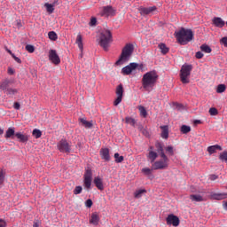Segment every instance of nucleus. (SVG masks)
<instances>
[{
    "instance_id": "2eb2a0df",
    "label": "nucleus",
    "mask_w": 227,
    "mask_h": 227,
    "mask_svg": "<svg viewBox=\"0 0 227 227\" xmlns=\"http://www.w3.org/2000/svg\"><path fill=\"white\" fill-rule=\"evenodd\" d=\"M159 156V153L154 151L153 146H150L148 148L147 159L150 160L151 163H153Z\"/></svg>"
},
{
    "instance_id": "4be33fe9",
    "label": "nucleus",
    "mask_w": 227,
    "mask_h": 227,
    "mask_svg": "<svg viewBox=\"0 0 227 227\" xmlns=\"http://www.w3.org/2000/svg\"><path fill=\"white\" fill-rule=\"evenodd\" d=\"M216 151H222V146L219 145H215L207 147V152L210 155L215 153Z\"/></svg>"
},
{
    "instance_id": "2f4dec72",
    "label": "nucleus",
    "mask_w": 227,
    "mask_h": 227,
    "mask_svg": "<svg viewBox=\"0 0 227 227\" xmlns=\"http://www.w3.org/2000/svg\"><path fill=\"white\" fill-rule=\"evenodd\" d=\"M44 7L46 8V11L48 13L51 14L54 12V7H53L52 4L45 3Z\"/></svg>"
},
{
    "instance_id": "72a5a7b5",
    "label": "nucleus",
    "mask_w": 227,
    "mask_h": 227,
    "mask_svg": "<svg viewBox=\"0 0 227 227\" xmlns=\"http://www.w3.org/2000/svg\"><path fill=\"white\" fill-rule=\"evenodd\" d=\"M114 159H115V162L116 163H121L124 161V156L123 155H120L119 153H114Z\"/></svg>"
},
{
    "instance_id": "a878e982",
    "label": "nucleus",
    "mask_w": 227,
    "mask_h": 227,
    "mask_svg": "<svg viewBox=\"0 0 227 227\" xmlns=\"http://www.w3.org/2000/svg\"><path fill=\"white\" fill-rule=\"evenodd\" d=\"M80 121H81L82 125L83 127H85V129H92V127H93V123L91 121H88L84 118H81Z\"/></svg>"
},
{
    "instance_id": "8fccbe9b",
    "label": "nucleus",
    "mask_w": 227,
    "mask_h": 227,
    "mask_svg": "<svg viewBox=\"0 0 227 227\" xmlns=\"http://www.w3.org/2000/svg\"><path fill=\"white\" fill-rule=\"evenodd\" d=\"M85 205L88 208H90L93 205V201L91 200H87V201L85 202Z\"/></svg>"
},
{
    "instance_id": "69168bd1",
    "label": "nucleus",
    "mask_w": 227,
    "mask_h": 227,
    "mask_svg": "<svg viewBox=\"0 0 227 227\" xmlns=\"http://www.w3.org/2000/svg\"><path fill=\"white\" fill-rule=\"evenodd\" d=\"M194 123H195V124H199V123H201V121H200V120H197V121H194Z\"/></svg>"
},
{
    "instance_id": "cd10ccee",
    "label": "nucleus",
    "mask_w": 227,
    "mask_h": 227,
    "mask_svg": "<svg viewBox=\"0 0 227 227\" xmlns=\"http://www.w3.org/2000/svg\"><path fill=\"white\" fill-rule=\"evenodd\" d=\"M181 133L184 135H187L191 132L192 128L191 126H187V125H182L180 128Z\"/></svg>"
},
{
    "instance_id": "de8ad7c7",
    "label": "nucleus",
    "mask_w": 227,
    "mask_h": 227,
    "mask_svg": "<svg viewBox=\"0 0 227 227\" xmlns=\"http://www.w3.org/2000/svg\"><path fill=\"white\" fill-rule=\"evenodd\" d=\"M203 56H204V54H203V52H201V51H197L196 54H195V58H196L197 59H203Z\"/></svg>"
},
{
    "instance_id": "13d9d810",
    "label": "nucleus",
    "mask_w": 227,
    "mask_h": 227,
    "mask_svg": "<svg viewBox=\"0 0 227 227\" xmlns=\"http://www.w3.org/2000/svg\"><path fill=\"white\" fill-rule=\"evenodd\" d=\"M14 109H16V110L20 109V104L18 103V102H15V103H14Z\"/></svg>"
},
{
    "instance_id": "ea45409f",
    "label": "nucleus",
    "mask_w": 227,
    "mask_h": 227,
    "mask_svg": "<svg viewBox=\"0 0 227 227\" xmlns=\"http://www.w3.org/2000/svg\"><path fill=\"white\" fill-rule=\"evenodd\" d=\"M154 170L153 168H142V172L145 175V176H149L152 174V171Z\"/></svg>"
},
{
    "instance_id": "0e129e2a",
    "label": "nucleus",
    "mask_w": 227,
    "mask_h": 227,
    "mask_svg": "<svg viewBox=\"0 0 227 227\" xmlns=\"http://www.w3.org/2000/svg\"><path fill=\"white\" fill-rule=\"evenodd\" d=\"M4 133V130L2 128H0V136H3Z\"/></svg>"
},
{
    "instance_id": "3c124183",
    "label": "nucleus",
    "mask_w": 227,
    "mask_h": 227,
    "mask_svg": "<svg viewBox=\"0 0 227 227\" xmlns=\"http://www.w3.org/2000/svg\"><path fill=\"white\" fill-rule=\"evenodd\" d=\"M4 173L3 171L0 172V185L4 183Z\"/></svg>"
},
{
    "instance_id": "09e8293b",
    "label": "nucleus",
    "mask_w": 227,
    "mask_h": 227,
    "mask_svg": "<svg viewBox=\"0 0 227 227\" xmlns=\"http://www.w3.org/2000/svg\"><path fill=\"white\" fill-rule=\"evenodd\" d=\"M12 59H14V61L16 63H18V64H21L22 63L21 59L20 58H18L15 54H12Z\"/></svg>"
},
{
    "instance_id": "9b49d317",
    "label": "nucleus",
    "mask_w": 227,
    "mask_h": 227,
    "mask_svg": "<svg viewBox=\"0 0 227 227\" xmlns=\"http://www.w3.org/2000/svg\"><path fill=\"white\" fill-rule=\"evenodd\" d=\"M115 93H116L117 98L114 101V106H118L122 102V99H123V93H124L123 85H121V84L118 85L116 87Z\"/></svg>"
},
{
    "instance_id": "5701e85b",
    "label": "nucleus",
    "mask_w": 227,
    "mask_h": 227,
    "mask_svg": "<svg viewBox=\"0 0 227 227\" xmlns=\"http://www.w3.org/2000/svg\"><path fill=\"white\" fill-rule=\"evenodd\" d=\"M212 22L216 27L220 28L225 25V22L221 18H214Z\"/></svg>"
},
{
    "instance_id": "20e7f679",
    "label": "nucleus",
    "mask_w": 227,
    "mask_h": 227,
    "mask_svg": "<svg viewBox=\"0 0 227 227\" xmlns=\"http://www.w3.org/2000/svg\"><path fill=\"white\" fill-rule=\"evenodd\" d=\"M98 44L104 51H108L111 43L113 42V34L110 30H103L98 37Z\"/></svg>"
},
{
    "instance_id": "dca6fc26",
    "label": "nucleus",
    "mask_w": 227,
    "mask_h": 227,
    "mask_svg": "<svg viewBox=\"0 0 227 227\" xmlns=\"http://www.w3.org/2000/svg\"><path fill=\"white\" fill-rule=\"evenodd\" d=\"M99 155H100L101 159L104 160L105 161L111 160L109 148H101L99 151Z\"/></svg>"
},
{
    "instance_id": "58836bf2",
    "label": "nucleus",
    "mask_w": 227,
    "mask_h": 227,
    "mask_svg": "<svg viewBox=\"0 0 227 227\" xmlns=\"http://www.w3.org/2000/svg\"><path fill=\"white\" fill-rule=\"evenodd\" d=\"M225 90H226L225 85H223V84L222 83V84L218 85L217 90H216V92H217V93H223V92L225 91Z\"/></svg>"
},
{
    "instance_id": "1a4fd4ad",
    "label": "nucleus",
    "mask_w": 227,
    "mask_h": 227,
    "mask_svg": "<svg viewBox=\"0 0 227 227\" xmlns=\"http://www.w3.org/2000/svg\"><path fill=\"white\" fill-rule=\"evenodd\" d=\"M57 147L62 153H70L72 150V145L67 141V139H61L58 143Z\"/></svg>"
},
{
    "instance_id": "c03bdc74",
    "label": "nucleus",
    "mask_w": 227,
    "mask_h": 227,
    "mask_svg": "<svg viewBox=\"0 0 227 227\" xmlns=\"http://www.w3.org/2000/svg\"><path fill=\"white\" fill-rule=\"evenodd\" d=\"M208 112H209L210 115H213V116L218 114V111H217V109L215 108V107L210 108Z\"/></svg>"
},
{
    "instance_id": "e2e57ef3",
    "label": "nucleus",
    "mask_w": 227,
    "mask_h": 227,
    "mask_svg": "<svg viewBox=\"0 0 227 227\" xmlns=\"http://www.w3.org/2000/svg\"><path fill=\"white\" fill-rule=\"evenodd\" d=\"M223 207L224 210H227V201L223 202Z\"/></svg>"
},
{
    "instance_id": "393cba45",
    "label": "nucleus",
    "mask_w": 227,
    "mask_h": 227,
    "mask_svg": "<svg viewBox=\"0 0 227 227\" xmlns=\"http://www.w3.org/2000/svg\"><path fill=\"white\" fill-rule=\"evenodd\" d=\"M11 83H12V81L10 79H4L1 82L0 89L3 90H6Z\"/></svg>"
},
{
    "instance_id": "f03ea898",
    "label": "nucleus",
    "mask_w": 227,
    "mask_h": 227,
    "mask_svg": "<svg viewBox=\"0 0 227 227\" xmlns=\"http://www.w3.org/2000/svg\"><path fill=\"white\" fill-rule=\"evenodd\" d=\"M159 75L153 70L144 74L142 78V86L145 91H151L157 82Z\"/></svg>"
},
{
    "instance_id": "9d476101",
    "label": "nucleus",
    "mask_w": 227,
    "mask_h": 227,
    "mask_svg": "<svg viewBox=\"0 0 227 227\" xmlns=\"http://www.w3.org/2000/svg\"><path fill=\"white\" fill-rule=\"evenodd\" d=\"M115 14L116 11L112 5H106L105 7H101L99 11V15L101 17H110L114 16Z\"/></svg>"
},
{
    "instance_id": "a211bd4d",
    "label": "nucleus",
    "mask_w": 227,
    "mask_h": 227,
    "mask_svg": "<svg viewBox=\"0 0 227 227\" xmlns=\"http://www.w3.org/2000/svg\"><path fill=\"white\" fill-rule=\"evenodd\" d=\"M15 137L19 139L20 143H27L29 140L28 136L26 134H23L22 132H16Z\"/></svg>"
},
{
    "instance_id": "4468645a",
    "label": "nucleus",
    "mask_w": 227,
    "mask_h": 227,
    "mask_svg": "<svg viewBox=\"0 0 227 227\" xmlns=\"http://www.w3.org/2000/svg\"><path fill=\"white\" fill-rule=\"evenodd\" d=\"M138 67V64L137 63H135V62H132V63H129L128 66L124 67L122 69H121V73L124 74V75H130V74L137 69V67Z\"/></svg>"
},
{
    "instance_id": "7c9ffc66",
    "label": "nucleus",
    "mask_w": 227,
    "mask_h": 227,
    "mask_svg": "<svg viewBox=\"0 0 227 227\" xmlns=\"http://www.w3.org/2000/svg\"><path fill=\"white\" fill-rule=\"evenodd\" d=\"M32 136L35 138V139H39L42 137L43 133L40 129H35L32 132Z\"/></svg>"
},
{
    "instance_id": "e433bc0d",
    "label": "nucleus",
    "mask_w": 227,
    "mask_h": 227,
    "mask_svg": "<svg viewBox=\"0 0 227 227\" xmlns=\"http://www.w3.org/2000/svg\"><path fill=\"white\" fill-rule=\"evenodd\" d=\"M138 110L140 112L141 116H143L145 118L147 116V112L144 106H138Z\"/></svg>"
},
{
    "instance_id": "aec40b11",
    "label": "nucleus",
    "mask_w": 227,
    "mask_h": 227,
    "mask_svg": "<svg viewBox=\"0 0 227 227\" xmlns=\"http://www.w3.org/2000/svg\"><path fill=\"white\" fill-rule=\"evenodd\" d=\"M161 129V138L168 139L169 137V128L168 125L160 126Z\"/></svg>"
},
{
    "instance_id": "37998d69",
    "label": "nucleus",
    "mask_w": 227,
    "mask_h": 227,
    "mask_svg": "<svg viewBox=\"0 0 227 227\" xmlns=\"http://www.w3.org/2000/svg\"><path fill=\"white\" fill-rule=\"evenodd\" d=\"M18 93L17 89H7V95H15Z\"/></svg>"
},
{
    "instance_id": "4d7b16f0",
    "label": "nucleus",
    "mask_w": 227,
    "mask_h": 227,
    "mask_svg": "<svg viewBox=\"0 0 227 227\" xmlns=\"http://www.w3.org/2000/svg\"><path fill=\"white\" fill-rule=\"evenodd\" d=\"M97 25V19L92 18L90 19V26H96Z\"/></svg>"
},
{
    "instance_id": "ddd939ff",
    "label": "nucleus",
    "mask_w": 227,
    "mask_h": 227,
    "mask_svg": "<svg viewBox=\"0 0 227 227\" xmlns=\"http://www.w3.org/2000/svg\"><path fill=\"white\" fill-rule=\"evenodd\" d=\"M180 224V219L178 216L170 214L167 216V225H172L174 227H178Z\"/></svg>"
},
{
    "instance_id": "423d86ee",
    "label": "nucleus",
    "mask_w": 227,
    "mask_h": 227,
    "mask_svg": "<svg viewBox=\"0 0 227 227\" xmlns=\"http://www.w3.org/2000/svg\"><path fill=\"white\" fill-rule=\"evenodd\" d=\"M192 70V65L182 66L180 70V80L182 83L187 84L190 82L189 77L191 75Z\"/></svg>"
},
{
    "instance_id": "7ed1b4c3",
    "label": "nucleus",
    "mask_w": 227,
    "mask_h": 227,
    "mask_svg": "<svg viewBox=\"0 0 227 227\" xmlns=\"http://www.w3.org/2000/svg\"><path fill=\"white\" fill-rule=\"evenodd\" d=\"M175 35L177 42L182 45L187 44L189 42L192 41L194 37L192 30L185 29L184 27L178 32H175Z\"/></svg>"
},
{
    "instance_id": "f257e3e1",
    "label": "nucleus",
    "mask_w": 227,
    "mask_h": 227,
    "mask_svg": "<svg viewBox=\"0 0 227 227\" xmlns=\"http://www.w3.org/2000/svg\"><path fill=\"white\" fill-rule=\"evenodd\" d=\"M157 148L158 153H160L161 159L158 160H154L153 163V169L160 170V169H167L169 166V159L164 153V147L161 143L158 142L155 145Z\"/></svg>"
},
{
    "instance_id": "052dcab7",
    "label": "nucleus",
    "mask_w": 227,
    "mask_h": 227,
    "mask_svg": "<svg viewBox=\"0 0 227 227\" xmlns=\"http://www.w3.org/2000/svg\"><path fill=\"white\" fill-rule=\"evenodd\" d=\"M215 179H217V176H215V175L210 176V180H211V181H214V180H215Z\"/></svg>"
},
{
    "instance_id": "5fc2aeb1",
    "label": "nucleus",
    "mask_w": 227,
    "mask_h": 227,
    "mask_svg": "<svg viewBox=\"0 0 227 227\" xmlns=\"http://www.w3.org/2000/svg\"><path fill=\"white\" fill-rule=\"evenodd\" d=\"M7 223L4 219H0V227H6Z\"/></svg>"
},
{
    "instance_id": "6e6d98bb",
    "label": "nucleus",
    "mask_w": 227,
    "mask_h": 227,
    "mask_svg": "<svg viewBox=\"0 0 227 227\" xmlns=\"http://www.w3.org/2000/svg\"><path fill=\"white\" fill-rule=\"evenodd\" d=\"M59 4H60V0H54V1L51 3V4L53 5V8H54L55 6L59 5Z\"/></svg>"
},
{
    "instance_id": "c756f323",
    "label": "nucleus",
    "mask_w": 227,
    "mask_h": 227,
    "mask_svg": "<svg viewBox=\"0 0 227 227\" xmlns=\"http://www.w3.org/2000/svg\"><path fill=\"white\" fill-rule=\"evenodd\" d=\"M200 51L202 52H206V54H210V52L212 51L208 44H205V43L200 46Z\"/></svg>"
},
{
    "instance_id": "6e6552de",
    "label": "nucleus",
    "mask_w": 227,
    "mask_h": 227,
    "mask_svg": "<svg viewBox=\"0 0 227 227\" xmlns=\"http://www.w3.org/2000/svg\"><path fill=\"white\" fill-rule=\"evenodd\" d=\"M142 16H153L159 12L158 7L153 5V7H139L138 9Z\"/></svg>"
},
{
    "instance_id": "774afa93",
    "label": "nucleus",
    "mask_w": 227,
    "mask_h": 227,
    "mask_svg": "<svg viewBox=\"0 0 227 227\" xmlns=\"http://www.w3.org/2000/svg\"><path fill=\"white\" fill-rule=\"evenodd\" d=\"M226 11H227V8H226Z\"/></svg>"
},
{
    "instance_id": "f8f14e48",
    "label": "nucleus",
    "mask_w": 227,
    "mask_h": 227,
    "mask_svg": "<svg viewBox=\"0 0 227 227\" xmlns=\"http://www.w3.org/2000/svg\"><path fill=\"white\" fill-rule=\"evenodd\" d=\"M49 60L55 66L60 64V59L55 50H50L48 54Z\"/></svg>"
},
{
    "instance_id": "473e14b6",
    "label": "nucleus",
    "mask_w": 227,
    "mask_h": 227,
    "mask_svg": "<svg viewBox=\"0 0 227 227\" xmlns=\"http://www.w3.org/2000/svg\"><path fill=\"white\" fill-rule=\"evenodd\" d=\"M76 43L78 44L79 49H81V51H82V49H83V43H82V36L81 34H79V35H77Z\"/></svg>"
},
{
    "instance_id": "39448f33",
    "label": "nucleus",
    "mask_w": 227,
    "mask_h": 227,
    "mask_svg": "<svg viewBox=\"0 0 227 227\" xmlns=\"http://www.w3.org/2000/svg\"><path fill=\"white\" fill-rule=\"evenodd\" d=\"M133 51H134V46L131 43H127L122 49L121 54L119 59L115 62V65L121 66L123 63L129 61V59H130V56L132 55Z\"/></svg>"
},
{
    "instance_id": "49530a36",
    "label": "nucleus",
    "mask_w": 227,
    "mask_h": 227,
    "mask_svg": "<svg viewBox=\"0 0 227 227\" xmlns=\"http://www.w3.org/2000/svg\"><path fill=\"white\" fill-rule=\"evenodd\" d=\"M167 153H168L171 156L174 155V148L171 145L167 146L166 148Z\"/></svg>"
},
{
    "instance_id": "bb28decb",
    "label": "nucleus",
    "mask_w": 227,
    "mask_h": 227,
    "mask_svg": "<svg viewBox=\"0 0 227 227\" xmlns=\"http://www.w3.org/2000/svg\"><path fill=\"white\" fill-rule=\"evenodd\" d=\"M190 199L192 201H196V202L203 201V197L200 194H192L190 195Z\"/></svg>"
},
{
    "instance_id": "6ab92c4d",
    "label": "nucleus",
    "mask_w": 227,
    "mask_h": 227,
    "mask_svg": "<svg viewBox=\"0 0 227 227\" xmlns=\"http://www.w3.org/2000/svg\"><path fill=\"white\" fill-rule=\"evenodd\" d=\"M99 221H100V218H99L98 214L92 213V215H90V220H89V223H90V224L97 226V225H98Z\"/></svg>"
},
{
    "instance_id": "b1692460",
    "label": "nucleus",
    "mask_w": 227,
    "mask_h": 227,
    "mask_svg": "<svg viewBox=\"0 0 227 227\" xmlns=\"http://www.w3.org/2000/svg\"><path fill=\"white\" fill-rule=\"evenodd\" d=\"M211 198L213 200H222L227 199V193H213L211 194Z\"/></svg>"
},
{
    "instance_id": "4c0bfd02",
    "label": "nucleus",
    "mask_w": 227,
    "mask_h": 227,
    "mask_svg": "<svg viewBox=\"0 0 227 227\" xmlns=\"http://www.w3.org/2000/svg\"><path fill=\"white\" fill-rule=\"evenodd\" d=\"M219 159L223 161L227 162V151H223L220 153Z\"/></svg>"
},
{
    "instance_id": "680f3d73",
    "label": "nucleus",
    "mask_w": 227,
    "mask_h": 227,
    "mask_svg": "<svg viewBox=\"0 0 227 227\" xmlns=\"http://www.w3.org/2000/svg\"><path fill=\"white\" fill-rule=\"evenodd\" d=\"M7 52H9V55H11V57H12V55H14V53H12V51L11 50H9L8 48H6Z\"/></svg>"
},
{
    "instance_id": "c9c22d12",
    "label": "nucleus",
    "mask_w": 227,
    "mask_h": 227,
    "mask_svg": "<svg viewBox=\"0 0 227 227\" xmlns=\"http://www.w3.org/2000/svg\"><path fill=\"white\" fill-rule=\"evenodd\" d=\"M48 36L51 40L56 41L58 39V35L54 31H51L48 33Z\"/></svg>"
},
{
    "instance_id": "864d4df0",
    "label": "nucleus",
    "mask_w": 227,
    "mask_h": 227,
    "mask_svg": "<svg viewBox=\"0 0 227 227\" xmlns=\"http://www.w3.org/2000/svg\"><path fill=\"white\" fill-rule=\"evenodd\" d=\"M7 74H9V75H13L15 74V71L13 68L9 67V69H7Z\"/></svg>"
},
{
    "instance_id": "f3484780",
    "label": "nucleus",
    "mask_w": 227,
    "mask_h": 227,
    "mask_svg": "<svg viewBox=\"0 0 227 227\" xmlns=\"http://www.w3.org/2000/svg\"><path fill=\"white\" fill-rule=\"evenodd\" d=\"M93 184H95L98 190L104 191L105 186H104V181L102 178H100L99 176L94 177Z\"/></svg>"
},
{
    "instance_id": "a18cd8bd",
    "label": "nucleus",
    "mask_w": 227,
    "mask_h": 227,
    "mask_svg": "<svg viewBox=\"0 0 227 227\" xmlns=\"http://www.w3.org/2000/svg\"><path fill=\"white\" fill-rule=\"evenodd\" d=\"M82 186H76L75 189L74 190V194L77 195L82 193Z\"/></svg>"
},
{
    "instance_id": "603ef678",
    "label": "nucleus",
    "mask_w": 227,
    "mask_h": 227,
    "mask_svg": "<svg viewBox=\"0 0 227 227\" xmlns=\"http://www.w3.org/2000/svg\"><path fill=\"white\" fill-rule=\"evenodd\" d=\"M221 43L224 45V47H227V36L223 37L221 39Z\"/></svg>"
},
{
    "instance_id": "412c9836",
    "label": "nucleus",
    "mask_w": 227,
    "mask_h": 227,
    "mask_svg": "<svg viewBox=\"0 0 227 227\" xmlns=\"http://www.w3.org/2000/svg\"><path fill=\"white\" fill-rule=\"evenodd\" d=\"M14 137H16L15 129H14V128H9V129H7L6 133H5V135H4V137H5L6 139H10V138H11V139H13Z\"/></svg>"
},
{
    "instance_id": "bf43d9fd",
    "label": "nucleus",
    "mask_w": 227,
    "mask_h": 227,
    "mask_svg": "<svg viewBox=\"0 0 227 227\" xmlns=\"http://www.w3.org/2000/svg\"><path fill=\"white\" fill-rule=\"evenodd\" d=\"M33 227H40V222L39 221H35L33 223Z\"/></svg>"
},
{
    "instance_id": "a19ab883",
    "label": "nucleus",
    "mask_w": 227,
    "mask_h": 227,
    "mask_svg": "<svg viewBox=\"0 0 227 227\" xmlns=\"http://www.w3.org/2000/svg\"><path fill=\"white\" fill-rule=\"evenodd\" d=\"M26 51H27V52H35V47L31 44H27L25 47Z\"/></svg>"
},
{
    "instance_id": "338daca9",
    "label": "nucleus",
    "mask_w": 227,
    "mask_h": 227,
    "mask_svg": "<svg viewBox=\"0 0 227 227\" xmlns=\"http://www.w3.org/2000/svg\"><path fill=\"white\" fill-rule=\"evenodd\" d=\"M226 26H227V21H226Z\"/></svg>"
},
{
    "instance_id": "c85d7f7f",
    "label": "nucleus",
    "mask_w": 227,
    "mask_h": 227,
    "mask_svg": "<svg viewBox=\"0 0 227 227\" xmlns=\"http://www.w3.org/2000/svg\"><path fill=\"white\" fill-rule=\"evenodd\" d=\"M159 49L161 51V54L167 55L169 52V49L166 46L165 43L159 44Z\"/></svg>"
},
{
    "instance_id": "79ce46f5",
    "label": "nucleus",
    "mask_w": 227,
    "mask_h": 227,
    "mask_svg": "<svg viewBox=\"0 0 227 227\" xmlns=\"http://www.w3.org/2000/svg\"><path fill=\"white\" fill-rule=\"evenodd\" d=\"M144 192H145V190H138L135 192L134 196L135 198L139 199Z\"/></svg>"
},
{
    "instance_id": "0eeeda50",
    "label": "nucleus",
    "mask_w": 227,
    "mask_h": 227,
    "mask_svg": "<svg viewBox=\"0 0 227 227\" xmlns=\"http://www.w3.org/2000/svg\"><path fill=\"white\" fill-rule=\"evenodd\" d=\"M83 185L85 189L90 190L91 189V184L93 181V173L91 168H85V174L83 176Z\"/></svg>"
},
{
    "instance_id": "f704fd0d",
    "label": "nucleus",
    "mask_w": 227,
    "mask_h": 227,
    "mask_svg": "<svg viewBox=\"0 0 227 227\" xmlns=\"http://www.w3.org/2000/svg\"><path fill=\"white\" fill-rule=\"evenodd\" d=\"M125 121H126V123H128V125H131V127H135V125L137 123L135 119H133L131 117H126Z\"/></svg>"
}]
</instances>
